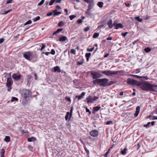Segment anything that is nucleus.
<instances>
[{"label": "nucleus", "mask_w": 157, "mask_h": 157, "mask_svg": "<svg viewBox=\"0 0 157 157\" xmlns=\"http://www.w3.org/2000/svg\"><path fill=\"white\" fill-rule=\"evenodd\" d=\"M32 23V21L31 20H29L24 24V25H27L30 24Z\"/></svg>", "instance_id": "nucleus-40"}, {"label": "nucleus", "mask_w": 157, "mask_h": 157, "mask_svg": "<svg viewBox=\"0 0 157 157\" xmlns=\"http://www.w3.org/2000/svg\"><path fill=\"white\" fill-rule=\"evenodd\" d=\"M65 99L66 100H67V101H71L70 98L69 97H66Z\"/></svg>", "instance_id": "nucleus-57"}, {"label": "nucleus", "mask_w": 157, "mask_h": 157, "mask_svg": "<svg viewBox=\"0 0 157 157\" xmlns=\"http://www.w3.org/2000/svg\"><path fill=\"white\" fill-rule=\"evenodd\" d=\"M63 30V29L62 28L58 29L56 30V31L57 33H58Z\"/></svg>", "instance_id": "nucleus-53"}, {"label": "nucleus", "mask_w": 157, "mask_h": 157, "mask_svg": "<svg viewBox=\"0 0 157 157\" xmlns=\"http://www.w3.org/2000/svg\"><path fill=\"white\" fill-rule=\"evenodd\" d=\"M84 1L88 3H90L92 2H93L92 1L90 0H84Z\"/></svg>", "instance_id": "nucleus-54"}, {"label": "nucleus", "mask_w": 157, "mask_h": 157, "mask_svg": "<svg viewBox=\"0 0 157 157\" xmlns=\"http://www.w3.org/2000/svg\"><path fill=\"white\" fill-rule=\"evenodd\" d=\"M99 36V33H94L93 37V38H95L98 37Z\"/></svg>", "instance_id": "nucleus-36"}, {"label": "nucleus", "mask_w": 157, "mask_h": 157, "mask_svg": "<svg viewBox=\"0 0 157 157\" xmlns=\"http://www.w3.org/2000/svg\"><path fill=\"white\" fill-rule=\"evenodd\" d=\"M56 0H51L50 2L49 5L51 6L55 2Z\"/></svg>", "instance_id": "nucleus-48"}, {"label": "nucleus", "mask_w": 157, "mask_h": 157, "mask_svg": "<svg viewBox=\"0 0 157 157\" xmlns=\"http://www.w3.org/2000/svg\"><path fill=\"white\" fill-rule=\"evenodd\" d=\"M32 76L31 75H28L27 77V85H28L30 82V80L32 78Z\"/></svg>", "instance_id": "nucleus-23"}, {"label": "nucleus", "mask_w": 157, "mask_h": 157, "mask_svg": "<svg viewBox=\"0 0 157 157\" xmlns=\"http://www.w3.org/2000/svg\"><path fill=\"white\" fill-rule=\"evenodd\" d=\"M10 137L9 136H6L4 139V140L6 142L8 143L10 142Z\"/></svg>", "instance_id": "nucleus-27"}, {"label": "nucleus", "mask_w": 157, "mask_h": 157, "mask_svg": "<svg viewBox=\"0 0 157 157\" xmlns=\"http://www.w3.org/2000/svg\"><path fill=\"white\" fill-rule=\"evenodd\" d=\"M127 151V148L125 147L123 150H122L121 151V154L124 155L126 153V151Z\"/></svg>", "instance_id": "nucleus-28"}, {"label": "nucleus", "mask_w": 157, "mask_h": 157, "mask_svg": "<svg viewBox=\"0 0 157 157\" xmlns=\"http://www.w3.org/2000/svg\"><path fill=\"white\" fill-rule=\"evenodd\" d=\"M84 62L83 60H81L80 62H77V65H82L83 63Z\"/></svg>", "instance_id": "nucleus-42"}, {"label": "nucleus", "mask_w": 157, "mask_h": 157, "mask_svg": "<svg viewBox=\"0 0 157 157\" xmlns=\"http://www.w3.org/2000/svg\"><path fill=\"white\" fill-rule=\"evenodd\" d=\"M76 17V16L75 15H70V16H69V18H70V19L71 20H72L74 18H75V17Z\"/></svg>", "instance_id": "nucleus-41"}, {"label": "nucleus", "mask_w": 157, "mask_h": 157, "mask_svg": "<svg viewBox=\"0 0 157 157\" xmlns=\"http://www.w3.org/2000/svg\"><path fill=\"white\" fill-rule=\"evenodd\" d=\"M140 72V70L139 69H137L135 71V73L136 74Z\"/></svg>", "instance_id": "nucleus-59"}, {"label": "nucleus", "mask_w": 157, "mask_h": 157, "mask_svg": "<svg viewBox=\"0 0 157 157\" xmlns=\"http://www.w3.org/2000/svg\"><path fill=\"white\" fill-rule=\"evenodd\" d=\"M21 75L20 74L19 75H17L16 74H13L12 75V77L16 81H19L20 80L21 77Z\"/></svg>", "instance_id": "nucleus-10"}, {"label": "nucleus", "mask_w": 157, "mask_h": 157, "mask_svg": "<svg viewBox=\"0 0 157 157\" xmlns=\"http://www.w3.org/2000/svg\"><path fill=\"white\" fill-rule=\"evenodd\" d=\"M91 76V77L93 79H96L102 77V75L100 74V73L94 71L90 72Z\"/></svg>", "instance_id": "nucleus-5"}, {"label": "nucleus", "mask_w": 157, "mask_h": 157, "mask_svg": "<svg viewBox=\"0 0 157 157\" xmlns=\"http://www.w3.org/2000/svg\"><path fill=\"white\" fill-rule=\"evenodd\" d=\"M144 51L146 52H149L151 51V48L149 47L146 48L144 49Z\"/></svg>", "instance_id": "nucleus-37"}, {"label": "nucleus", "mask_w": 157, "mask_h": 157, "mask_svg": "<svg viewBox=\"0 0 157 157\" xmlns=\"http://www.w3.org/2000/svg\"><path fill=\"white\" fill-rule=\"evenodd\" d=\"M128 84L140 86V88L144 91H157V86L153 85L147 81L140 82L133 79H128Z\"/></svg>", "instance_id": "nucleus-1"}, {"label": "nucleus", "mask_w": 157, "mask_h": 157, "mask_svg": "<svg viewBox=\"0 0 157 157\" xmlns=\"http://www.w3.org/2000/svg\"><path fill=\"white\" fill-rule=\"evenodd\" d=\"M127 33H128V32H126L125 33H121V35L124 37H125Z\"/></svg>", "instance_id": "nucleus-62"}, {"label": "nucleus", "mask_w": 157, "mask_h": 157, "mask_svg": "<svg viewBox=\"0 0 157 157\" xmlns=\"http://www.w3.org/2000/svg\"><path fill=\"white\" fill-rule=\"evenodd\" d=\"M101 108V107L99 106L94 107L93 108L92 113L95 114V112L98 111Z\"/></svg>", "instance_id": "nucleus-15"}, {"label": "nucleus", "mask_w": 157, "mask_h": 157, "mask_svg": "<svg viewBox=\"0 0 157 157\" xmlns=\"http://www.w3.org/2000/svg\"><path fill=\"white\" fill-rule=\"evenodd\" d=\"M90 135L92 137H97L99 135V132L98 130L94 129L91 131L90 133Z\"/></svg>", "instance_id": "nucleus-7"}, {"label": "nucleus", "mask_w": 157, "mask_h": 157, "mask_svg": "<svg viewBox=\"0 0 157 157\" xmlns=\"http://www.w3.org/2000/svg\"><path fill=\"white\" fill-rule=\"evenodd\" d=\"M90 10H87L85 12V14L87 15V17H88L89 16H91L92 15V13H91L90 12Z\"/></svg>", "instance_id": "nucleus-26"}, {"label": "nucleus", "mask_w": 157, "mask_h": 157, "mask_svg": "<svg viewBox=\"0 0 157 157\" xmlns=\"http://www.w3.org/2000/svg\"><path fill=\"white\" fill-rule=\"evenodd\" d=\"M25 59L33 62L36 61L37 60V56L35 54H33L30 52H26L23 55Z\"/></svg>", "instance_id": "nucleus-3"}, {"label": "nucleus", "mask_w": 157, "mask_h": 157, "mask_svg": "<svg viewBox=\"0 0 157 157\" xmlns=\"http://www.w3.org/2000/svg\"><path fill=\"white\" fill-rule=\"evenodd\" d=\"M109 81V79L107 78L96 79L93 81V83L94 84L99 85L100 86L102 87L110 86L114 83V82L113 81Z\"/></svg>", "instance_id": "nucleus-2"}, {"label": "nucleus", "mask_w": 157, "mask_h": 157, "mask_svg": "<svg viewBox=\"0 0 157 157\" xmlns=\"http://www.w3.org/2000/svg\"><path fill=\"white\" fill-rule=\"evenodd\" d=\"M58 26L59 27H62L64 25V23L62 21H59L58 24Z\"/></svg>", "instance_id": "nucleus-35"}, {"label": "nucleus", "mask_w": 157, "mask_h": 157, "mask_svg": "<svg viewBox=\"0 0 157 157\" xmlns=\"http://www.w3.org/2000/svg\"><path fill=\"white\" fill-rule=\"evenodd\" d=\"M86 93L85 92H82L80 95H77L76 96L75 98H77L79 100L83 98V96Z\"/></svg>", "instance_id": "nucleus-19"}, {"label": "nucleus", "mask_w": 157, "mask_h": 157, "mask_svg": "<svg viewBox=\"0 0 157 157\" xmlns=\"http://www.w3.org/2000/svg\"><path fill=\"white\" fill-rule=\"evenodd\" d=\"M5 150L3 149H2L0 152L1 157H4Z\"/></svg>", "instance_id": "nucleus-29"}, {"label": "nucleus", "mask_w": 157, "mask_h": 157, "mask_svg": "<svg viewBox=\"0 0 157 157\" xmlns=\"http://www.w3.org/2000/svg\"><path fill=\"white\" fill-rule=\"evenodd\" d=\"M12 1H13V0H8L6 2V4H8L9 3H11L12 2Z\"/></svg>", "instance_id": "nucleus-64"}, {"label": "nucleus", "mask_w": 157, "mask_h": 157, "mask_svg": "<svg viewBox=\"0 0 157 157\" xmlns=\"http://www.w3.org/2000/svg\"><path fill=\"white\" fill-rule=\"evenodd\" d=\"M113 26L115 27V29H118L119 28H123V26L121 23H117L116 21L114 22L113 23Z\"/></svg>", "instance_id": "nucleus-9"}, {"label": "nucleus", "mask_w": 157, "mask_h": 157, "mask_svg": "<svg viewBox=\"0 0 157 157\" xmlns=\"http://www.w3.org/2000/svg\"><path fill=\"white\" fill-rule=\"evenodd\" d=\"M135 19L139 22H141L142 21V19L140 18L139 17H135Z\"/></svg>", "instance_id": "nucleus-39"}, {"label": "nucleus", "mask_w": 157, "mask_h": 157, "mask_svg": "<svg viewBox=\"0 0 157 157\" xmlns=\"http://www.w3.org/2000/svg\"><path fill=\"white\" fill-rule=\"evenodd\" d=\"M50 52V53L51 54L53 55H54L55 54V51L54 49H52L51 52Z\"/></svg>", "instance_id": "nucleus-51"}, {"label": "nucleus", "mask_w": 157, "mask_h": 157, "mask_svg": "<svg viewBox=\"0 0 157 157\" xmlns=\"http://www.w3.org/2000/svg\"><path fill=\"white\" fill-rule=\"evenodd\" d=\"M22 94L23 97L25 98H28L31 95L32 93L31 91L29 90L25 89L23 90Z\"/></svg>", "instance_id": "nucleus-6"}, {"label": "nucleus", "mask_w": 157, "mask_h": 157, "mask_svg": "<svg viewBox=\"0 0 157 157\" xmlns=\"http://www.w3.org/2000/svg\"><path fill=\"white\" fill-rule=\"evenodd\" d=\"M72 114L70 113L69 112H67L66 113V115L65 117V119L66 121H67L69 117V120H70L72 116Z\"/></svg>", "instance_id": "nucleus-14"}, {"label": "nucleus", "mask_w": 157, "mask_h": 157, "mask_svg": "<svg viewBox=\"0 0 157 157\" xmlns=\"http://www.w3.org/2000/svg\"><path fill=\"white\" fill-rule=\"evenodd\" d=\"M28 147L29 150L31 151H33V147L31 145H29L28 146Z\"/></svg>", "instance_id": "nucleus-43"}, {"label": "nucleus", "mask_w": 157, "mask_h": 157, "mask_svg": "<svg viewBox=\"0 0 157 157\" xmlns=\"http://www.w3.org/2000/svg\"><path fill=\"white\" fill-rule=\"evenodd\" d=\"M110 148H109L107 151L104 155V156L105 157H107L108 154L110 152Z\"/></svg>", "instance_id": "nucleus-33"}, {"label": "nucleus", "mask_w": 157, "mask_h": 157, "mask_svg": "<svg viewBox=\"0 0 157 157\" xmlns=\"http://www.w3.org/2000/svg\"><path fill=\"white\" fill-rule=\"evenodd\" d=\"M36 140V138L34 137H32L31 138H28V141L29 142H31L32 141H34Z\"/></svg>", "instance_id": "nucleus-30"}, {"label": "nucleus", "mask_w": 157, "mask_h": 157, "mask_svg": "<svg viewBox=\"0 0 157 157\" xmlns=\"http://www.w3.org/2000/svg\"><path fill=\"white\" fill-rule=\"evenodd\" d=\"M86 112L89 113V114H88L89 115H90V114H91V111L87 107L86 108Z\"/></svg>", "instance_id": "nucleus-47"}, {"label": "nucleus", "mask_w": 157, "mask_h": 157, "mask_svg": "<svg viewBox=\"0 0 157 157\" xmlns=\"http://www.w3.org/2000/svg\"><path fill=\"white\" fill-rule=\"evenodd\" d=\"M84 149L86 152L87 155H89V151L87 149V148L86 147H84Z\"/></svg>", "instance_id": "nucleus-46"}, {"label": "nucleus", "mask_w": 157, "mask_h": 157, "mask_svg": "<svg viewBox=\"0 0 157 157\" xmlns=\"http://www.w3.org/2000/svg\"><path fill=\"white\" fill-rule=\"evenodd\" d=\"M44 1L45 0H41V1L38 3V6L41 5L44 3Z\"/></svg>", "instance_id": "nucleus-45"}, {"label": "nucleus", "mask_w": 157, "mask_h": 157, "mask_svg": "<svg viewBox=\"0 0 157 157\" xmlns=\"http://www.w3.org/2000/svg\"><path fill=\"white\" fill-rule=\"evenodd\" d=\"M135 76L137 78H144L146 80H148L149 79V78L147 76H139L138 75H135Z\"/></svg>", "instance_id": "nucleus-32"}, {"label": "nucleus", "mask_w": 157, "mask_h": 157, "mask_svg": "<svg viewBox=\"0 0 157 157\" xmlns=\"http://www.w3.org/2000/svg\"><path fill=\"white\" fill-rule=\"evenodd\" d=\"M150 124V122H148L147 123V124H145L144 125V127H146L147 126H148Z\"/></svg>", "instance_id": "nucleus-61"}, {"label": "nucleus", "mask_w": 157, "mask_h": 157, "mask_svg": "<svg viewBox=\"0 0 157 157\" xmlns=\"http://www.w3.org/2000/svg\"><path fill=\"white\" fill-rule=\"evenodd\" d=\"M28 100L29 98L24 97L22 101V104L24 105H25L28 103Z\"/></svg>", "instance_id": "nucleus-20"}, {"label": "nucleus", "mask_w": 157, "mask_h": 157, "mask_svg": "<svg viewBox=\"0 0 157 157\" xmlns=\"http://www.w3.org/2000/svg\"><path fill=\"white\" fill-rule=\"evenodd\" d=\"M13 82L11 77L8 78L7 79L6 86L7 87H10L12 85Z\"/></svg>", "instance_id": "nucleus-8"}, {"label": "nucleus", "mask_w": 157, "mask_h": 157, "mask_svg": "<svg viewBox=\"0 0 157 157\" xmlns=\"http://www.w3.org/2000/svg\"><path fill=\"white\" fill-rule=\"evenodd\" d=\"M42 53L45 54L46 55L48 56L49 54H50V52H42Z\"/></svg>", "instance_id": "nucleus-56"}, {"label": "nucleus", "mask_w": 157, "mask_h": 157, "mask_svg": "<svg viewBox=\"0 0 157 157\" xmlns=\"http://www.w3.org/2000/svg\"><path fill=\"white\" fill-rule=\"evenodd\" d=\"M93 99V97L91 95L89 96L86 99V100H87V103L88 104L89 103H93L94 101Z\"/></svg>", "instance_id": "nucleus-12"}, {"label": "nucleus", "mask_w": 157, "mask_h": 157, "mask_svg": "<svg viewBox=\"0 0 157 157\" xmlns=\"http://www.w3.org/2000/svg\"><path fill=\"white\" fill-rule=\"evenodd\" d=\"M56 41L60 42H64L67 41L66 42H68V40L67 37L64 36H62L59 37V40H57Z\"/></svg>", "instance_id": "nucleus-11"}, {"label": "nucleus", "mask_w": 157, "mask_h": 157, "mask_svg": "<svg viewBox=\"0 0 157 157\" xmlns=\"http://www.w3.org/2000/svg\"><path fill=\"white\" fill-rule=\"evenodd\" d=\"M140 107L139 106H138L136 107V112L134 114V116L135 117H136L138 115L140 111Z\"/></svg>", "instance_id": "nucleus-16"}, {"label": "nucleus", "mask_w": 157, "mask_h": 157, "mask_svg": "<svg viewBox=\"0 0 157 157\" xmlns=\"http://www.w3.org/2000/svg\"><path fill=\"white\" fill-rule=\"evenodd\" d=\"M112 123V121H109L106 122V124L107 125L110 124Z\"/></svg>", "instance_id": "nucleus-60"}, {"label": "nucleus", "mask_w": 157, "mask_h": 157, "mask_svg": "<svg viewBox=\"0 0 157 157\" xmlns=\"http://www.w3.org/2000/svg\"><path fill=\"white\" fill-rule=\"evenodd\" d=\"M73 106H72L70 109V112H69L70 113L72 114V112H73Z\"/></svg>", "instance_id": "nucleus-63"}, {"label": "nucleus", "mask_w": 157, "mask_h": 157, "mask_svg": "<svg viewBox=\"0 0 157 157\" xmlns=\"http://www.w3.org/2000/svg\"><path fill=\"white\" fill-rule=\"evenodd\" d=\"M51 71L52 72H57L58 73H59L61 71L60 67L58 66H56L53 67Z\"/></svg>", "instance_id": "nucleus-13"}, {"label": "nucleus", "mask_w": 157, "mask_h": 157, "mask_svg": "<svg viewBox=\"0 0 157 157\" xmlns=\"http://www.w3.org/2000/svg\"><path fill=\"white\" fill-rule=\"evenodd\" d=\"M82 20L81 19H78L77 21V22L78 24L81 23L82 22Z\"/></svg>", "instance_id": "nucleus-58"}, {"label": "nucleus", "mask_w": 157, "mask_h": 157, "mask_svg": "<svg viewBox=\"0 0 157 157\" xmlns=\"http://www.w3.org/2000/svg\"><path fill=\"white\" fill-rule=\"evenodd\" d=\"M40 19V17L39 16H38L37 17L33 18V20L34 22H36L38 20H39Z\"/></svg>", "instance_id": "nucleus-34"}, {"label": "nucleus", "mask_w": 157, "mask_h": 157, "mask_svg": "<svg viewBox=\"0 0 157 157\" xmlns=\"http://www.w3.org/2000/svg\"><path fill=\"white\" fill-rule=\"evenodd\" d=\"M94 5V3L93 2L90 3L88 6V8L87 10H90L93 8Z\"/></svg>", "instance_id": "nucleus-21"}, {"label": "nucleus", "mask_w": 157, "mask_h": 157, "mask_svg": "<svg viewBox=\"0 0 157 157\" xmlns=\"http://www.w3.org/2000/svg\"><path fill=\"white\" fill-rule=\"evenodd\" d=\"M94 46L97 47V46H98L97 44H95L91 48H90V49L87 48V51L88 52H92L94 49Z\"/></svg>", "instance_id": "nucleus-24"}, {"label": "nucleus", "mask_w": 157, "mask_h": 157, "mask_svg": "<svg viewBox=\"0 0 157 157\" xmlns=\"http://www.w3.org/2000/svg\"><path fill=\"white\" fill-rule=\"evenodd\" d=\"M107 24L109 29H112L113 26V24H112V20L111 19H110L109 20Z\"/></svg>", "instance_id": "nucleus-17"}, {"label": "nucleus", "mask_w": 157, "mask_h": 157, "mask_svg": "<svg viewBox=\"0 0 157 157\" xmlns=\"http://www.w3.org/2000/svg\"><path fill=\"white\" fill-rule=\"evenodd\" d=\"M75 50L73 49H72L71 50V53L72 54H76Z\"/></svg>", "instance_id": "nucleus-44"}, {"label": "nucleus", "mask_w": 157, "mask_h": 157, "mask_svg": "<svg viewBox=\"0 0 157 157\" xmlns=\"http://www.w3.org/2000/svg\"><path fill=\"white\" fill-rule=\"evenodd\" d=\"M104 3L102 2H98L97 3V5L100 8H102L103 7Z\"/></svg>", "instance_id": "nucleus-31"}, {"label": "nucleus", "mask_w": 157, "mask_h": 157, "mask_svg": "<svg viewBox=\"0 0 157 157\" xmlns=\"http://www.w3.org/2000/svg\"><path fill=\"white\" fill-rule=\"evenodd\" d=\"M128 112L127 111H124L123 113V116L125 117V119H124L123 121L124 122H127L126 117L128 116Z\"/></svg>", "instance_id": "nucleus-18"}, {"label": "nucleus", "mask_w": 157, "mask_h": 157, "mask_svg": "<svg viewBox=\"0 0 157 157\" xmlns=\"http://www.w3.org/2000/svg\"><path fill=\"white\" fill-rule=\"evenodd\" d=\"M89 29L90 27L88 26H87L84 29V32H86L88 31L89 30Z\"/></svg>", "instance_id": "nucleus-50"}, {"label": "nucleus", "mask_w": 157, "mask_h": 157, "mask_svg": "<svg viewBox=\"0 0 157 157\" xmlns=\"http://www.w3.org/2000/svg\"><path fill=\"white\" fill-rule=\"evenodd\" d=\"M53 12H49L47 14V16H50L52 15L53 14Z\"/></svg>", "instance_id": "nucleus-55"}, {"label": "nucleus", "mask_w": 157, "mask_h": 157, "mask_svg": "<svg viewBox=\"0 0 157 157\" xmlns=\"http://www.w3.org/2000/svg\"><path fill=\"white\" fill-rule=\"evenodd\" d=\"M18 100V99L15 97H13L11 99V102H13L14 101H17Z\"/></svg>", "instance_id": "nucleus-38"}, {"label": "nucleus", "mask_w": 157, "mask_h": 157, "mask_svg": "<svg viewBox=\"0 0 157 157\" xmlns=\"http://www.w3.org/2000/svg\"><path fill=\"white\" fill-rule=\"evenodd\" d=\"M93 98V100L94 101H96V100L98 99L99 98L98 96H92Z\"/></svg>", "instance_id": "nucleus-49"}, {"label": "nucleus", "mask_w": 157, "mask_h": 157, "mask_svg": "<svg viewBox=\"0 0 157 157\" xmlns=\"http://www.w3.org/2000/svg\"><path fill=\"white\" fill-rule=\"evenodd\" d=\"M53 13H54L53 15L54 16H58L59 14H61V13L60 12H58L57 10L56 9L52 11Z\"/></svg>", "instance_id": "nucleus-22"}, {"label": "nucleus", "mask_w": 157, "mask_h": 157, "mask_svg": "<svg viewBox=\"0 0 157 157\" xmlns=\"http://www.w3.org/2000/svg\"><path fill=\"white\" fill-rule=\"evenodd\" d=\"M91 55L90 53H87L85 54V57L86 58V59L87 61L89 60V58Z\"/></svg>", "instance_id": "nucleus-25"}, {"label": "nucleus", "mask_w": 157, "mask_h": 157, "mask_svg": "<svg viewBox=\"0 0 157 157\" xmlns=\"http://www.w3.org/2000/svg\"><path fill=\"white\" fill-rule=\"evenodd\" d=\"M12 10V9H11L9 10H8L7 11H4V13H3V14H7V13H9V12H10V11H11Z\"/></svg>", "instance_id": "nucleus-52"}, {"label": "nucleus", "mask_w": 157, "mask_h": 157, "mask_svg": "<svg viewBox=\"0 0 157 157\" xmlns=\"http://www.w3.org/2000/svg\"><path fill=\"white\" fill-rule=\"evenodd\" d=\"M98 72L108 76H111L113 75L119 74L120 73H124L123 70H119L116 71H98Z\"/></svg>", "instance_id": "nucleus-4"}]
</instances>
